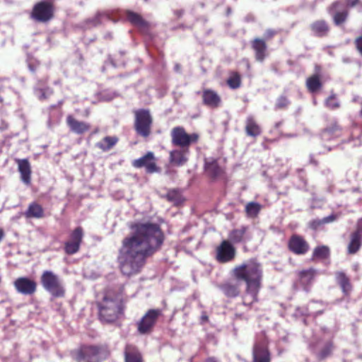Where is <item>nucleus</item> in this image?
<instances>
[{
  "label": "nucleus",
  "mask_w": 362,
  "mask_h": 362,
  "mask_svg": "<svg viewBox=\"0 0 362 362\" xmlns=\"http://www.w3.org/2000/svg\"><path fill=\"white\" fill-rule=\"evenodd\" d=\"M170 136L173 145L183 149H189V146L197 143L199 139L198 134H187L185 128L180 126L173 128Z\"/></svg>",
  "instance_id": "nucleus-9"
},
{
  "label": "nucleus",
  "mask_w": 362,
  "mask_h": 362,
  "mask_svg": "<svg viewBox=\"0 0 362 362\" xmlns=\"http://www.w3.org/2000/svg\"><path fill=\"white\" fill-rule=\"evenodd\" d=\"M119 141V138L116 136H107L103 138L100 141L95 144V146L103 152L112 149Z\"/></svg>",
  "instance_id": "nucleus-33"
},
{
  "label": "nucleus",
  "mask_w": 362,
  "mask_h": 362,
  "mask_svg": "<svg viewBox=\"0 0 362 362\" xmlns=\"http://www.w3.org/2000/svg\"><path fill=\"white\" fill-rule=\"evenodd\" d=\"M245 131L247 136L252 137H257L262 134V128L260 125L252 115H250L246 118Z\"/></svg>",
  "instance_id": "nucleus-27"
},
{
  "label": "nucleus",
  "mask_w": 362,
  "mask_h": 362,
  "mask_svg": "<svg viewBox=\"0 0 362 362\" xmlns=\"http://www.w3.org/2000/svg\"><path fill=\"white\" fill-rule=\"evenodd\" d=\"M5 236V233L2 228H0V242L3 240Z\"/></svg>",
  "instance_id": "nucleus-52"
},
{
  "label": "nucleus",
  "mask_w": 362,
  "mask_h": 362,
  "mask_svg": "<svg viewBox=\"0 0 362 362\" xmlns=\"http://www.w3.org/2000/svg\"><path fill=\"white\" fill-rule=\"evenodd\" d=\"M335 276L337 283L340 286L343 294L345 296H349L352 291V285L350 279L343 272H337Z\"/></svg>",
  "instance_id": "nucleus-28"
},
{
  "label": "nucleus",
  "mask_w": 362,
  "mask_h": 362,
  "mask_svg": "<svg viewBox=\"0 0 362 362\" xmlns=\"http://www.w3.org/2000/svg\"><path fill=\"white\" fill-rule=\"evenodd\" d=\"M185 13L183 9H177L174 11V15L177 18H180Z\"/></svg>",
  "instance_id": "nucleus-49"
},
{
  "label": "nucleus",
  "mask_w": 362,
  "mask_h": 362,
  "mask_svg": "<svg viewBox=\"0 0 362 362\" xmlns=\"http://www.w3.org/2000/svg\"><path fill=\"white\" fill-rule=\"evenodd\" d=\"M134 128L136 134L147 139L151 134L153 117L148 109H139L134 111Z\"/></svg>",
  "instance_id": "nucleus-7"
},
{
  "label": "nucleus",
  "mask_w": 362,
  "mask_h": 362,
  "mask_svg": "<svg viewBox=\"0 0 362 362\" xmlns=\"http://www.w3.org/2000/svg\"><path fill=\"white\" fill-rule=\"evenodd\" d=\"M220 289L223 294L230 298L238 297L240 293L238 284L231 281H226L219 286Z\"/></svg>",
  "instance_id": "nucleus-30"
},
{
  "label": "nucleus",
  "mask_w": 362,
  "mask_h": 362,
  "mask_svg": "<svg viewBox=\"0 0 362 362\" xmlns=\"http://www.w3.org/2000/svg\"><path fill=\"white\" fill-rule=\"evenodd\" d=\"M310 348L318 361H323L332 356L335 349V344L333 340L330 339L323 342L322 344L311 343Z\"/></svg>",
  "instance_id": "nucleus-13"
},
{
  "label": "nucleus",
  "mask_w": 362,
  "mask_h": 362,
  "mask_svg": "<svg viewBox=\"0 0 362 362\" xmlns=\"http://www.w3.org/2000/svg\"><path fill=\"white\" fill-rule=\"evenodd\" d=\"M271 361L269 340L265 335H259L252 347V362H271Z\"/></svg>",
  "instance_id": "nucleus-11"
},
{
  "label": "nucleus",
  "mask_w": 362,
  "mask_h": 362,
  "mask_svg": "<svg viewBox=\"0 0 362 362\" xmlns=\"http://www.w3.org/2000/svg\"><path fill=\"white\" fill-rule=\"evenodd\" d=\"M316 270L313 268H309L308 269H303L298 273V276L300 283L308 286L311 284L314 278L316 275Z\"/></svg>",
  "instance_id": "nucleus-34"
},
{
  "label": "nucleus",
  "mask_w": 362,
  "mask_h": 362,
  "mask_svg": "<svg viewBox=\"0 0 362 362\" xmlns=\"http://www.w3.org/2000/svg\"><path fill=\"white\" fill-rule=\"evenodd\" d=\"M204 170L206 173L212 179H216L224 173L223 169L214 158L205 159Z\"/></svg>",
  "instance_id": "nucleus-24"
},
{
  "label": "nucleus",
  "mask_w": 362,
  "mask_h": 362,
  "mask_svg": "<svg viewBox=\"0 0 362 362\" xmlns=\"http://www.w3.org/2000/svg\"><path fill=\"white\" fill-rule=\"evenodd\" d=\"M340 129H341L340 127L337 123H335L334 130H339Z\"/></svg>",
  "instance_id": "nucleus-53"
},
{
  "label": "nucleus",
  "mask_w": 362,
  "mask_h": 362,
  "mask_svg": "<svg viewBox=\"0 0 362 362\" xmlns=\"http://www.w3.org/2000/svg\"><path fill=\"white\" fill-rule=\"evenodd\" d=\"M231 274L236 280L246 283V288L243 296V304L250 308L254 303L258 301L262 278L260 264L254 259H249L235 266L231 271Z\"/></svg>",
  "instance_id": "nucleus-2"
},
{
  "label": "nucleus",
  "mask_w": 362,
  "mask_h": 362,
  "mask_svg": "<svg viewBox=\"0 0 362 362\" xmlns=\"http://www.w3.org/2000/svg\"><path fill=\"white\" fill-rule=\"evenodd\" d=\"M13 286L18 293L32 296L37 291V284L28 277H19L14 281Z\"/></svg>",
  "instance_id": "nucleus-17"
},
{
  "label": "nucleus",
  "mask_w": 362,
  "mask_h": 362,
  "mask_svg": "<svg viewBox=\"0 0 362 362\" xmlns=\"http://www.w3.org/2000/svg\"><path fill=\"white\" fill-rule=\"evenodd\" d=\"M202 103L210 108L216 109L221 106L222 100L218 93L209 88H205L202 90Z\"/></svg>",
  "instance_id": "nucleus-20"
},
{
  "label": "nucleus",
  "mask_w": 362,
  "mask_h": 362,
  "mask_svg": "<svg viewBox=\"0 0 362 362\" xmlns=\"http://www.w3.org/2000/svg\"><path fill=\"white\" fill-rule=\"evenodd\" d=\"M55 6L52 1H40L33 7L30 14L31 19L37 23H48L54 17Z\"/></svg>",
  "instance_id": "nucleus-8"
},
{
  "label": "nucleus",
  "mask_w": 362,
  "mask_h": 362,
  "mask_svg": "<svg viewBox=\"0 0 362 362\" xmlns=\"http://www.w3.org/2000/svg\"><path fill=\"white\" fill-rule=\"evenodd\" d=\"M290 105V101L285 95L279 96L275 103V110H284L286 109Z\"/></svg>",
  "instance_id": "nucleus-42"
},
{
  "label": "nucleus",
  "mask_w": 362,
  "mask_h": 362,
  "mask_svg": "<svg viewBox=\"0 0 362 362\" xmlns=\"http://www.w3.org/2000/svg\"><path fill=\"white\" fill-rule=\"evenodd\" d=\"M330 255V250L328 246L321 245L316 247L313 252L312 259H326Z\"/></svg>",
  "instance_id": "nucleus-38"
},
{
  "label": "nucleus",
  "mask_w": 362,
  "mask_h": 362,
  "mask_svg": "<svg viewBox=\"0 0 362 362\" xmlns=\"http://www.w3.org/2000/svg\"><path fill=\"white\" fill-rule=\"evenodd\" d=\"M262 209V205L257 202H250L245 206V211L247 217L255 218Z\"/></svg>",
  "instance_id": "nucleus-39"
},
{
  "label": "nucleus",
  "mask_w": 362,
  "mask_h": 362,
  "mask_svg": "<svg viewBox=\"0 0 362 362\" xmlns=\"http://www.w3.org/2000/svg\"><path fill=\"white\" fill-rule=\"evenodd\" d=\"M109 18L110 15L107 11H98L94 16L82 21L80 26L82 29L88 30L101 25L104 19Z\"/></svg>",
  "instance_id": "nucleus-22"
},
{
  "label": "nucleus",
  "mask_w": 362,
  "mask_h": 362,
  "mask_svg": "<svg viewBox=\"0 0 362 362\" xmlns=\"http://www.w3.org/2000/svg\"><path fill=\"white\" fill-rule=\"evenodd\" d=\"M248 230V226H242L239 228L232 230L229 234L228 238L230 241L233 243H240L244 240V237Z\"/></svg>",
  "instance_id": "nucleus-35"
},
{
  "label": "nucleus",
  "mask_w": 362,
  "mask_h": 362,
  "mask_svg": "<svg viewBox=\"0 0 362 362\" xmlns=\"http://www.w3.org/2000/svg\"><path fill=\"white\" fill-rule=\"evenodd\" d=\"M189 153V149H176L170 152L169 161L171 164L176 166H182L185 165L188 158L187 154Z\"/></svg>",
  "instance_id": "nucleus-25"
},
{
  "label": "nucleus",
  "mask_w": 362,
  "mask_h": 362,
  "mask_svg": "<svg viewBox=\"0 0 362 362\" xmlns=\"http://www.w3.org/2000/svg\"><path fill=\"white\" fill-rule=\"evenodd\" d=\"M305 86L308 90L311 93L319 91L323 86L321 76L317 73L311 75L307 78Z\"/></svg>",
  "instance_id": "nucleus-32"
},
{
  "label": "nucleus",
  "mask_w": 362,
  "mask_h": 362,
  "mask_svg": "<svg viewBox=\"0 0 362 362\" xmlns=\"http://www.w3.org/2000/svg\"><path fill=\"white\" fill-rule=\"evenodd\" d=\"M362 245V238L356 234L350 235V242L347 247L349 254L354 255L356 253Z\"/></svg>",
  "instance_id": "nucleus-36"
},
{
  "label": "nucleus",
  "mask_w": 362,
  "mask_h": 362,
  "mask_svg": "<svg viewBox=\"0 0 362 362\" xmlns=\"http://www.w3.org/2000/svg\"><path fill=\"white\" fill-rule=\"evenodd\" d=\"M276 34V32L272 29H267L264 33V39L266 40H269L274 37V36Z\"/></svg>",
  "instance_id": "nucleus-47"
},
{
  "label": "nucleus",
  "mask_w": 362,
  "mask_h": 362,
  "mask_svg": "<svg viewBox=\"0 0 362 362\" xmlns=\"http://www.w3.org/2000/svg\"><path fill=\"white\" fill-rule=\"evenodd\" d=\"M310 29L314 36L320 38L327 37L330 31L328 23L323 19L313 21L310 25Z\"/></svg>",
  "instance_id": "nucleus-23"
},
{
  "label": "nucleus",
  "mask_w": 362,
  "mask_h": 362,
  "mask_svg": "<svg viewBox=\"0 0 362 362\" xmlns=\"http://www.w3.org/2000/svg\"><path fill=\"white\" fill-rule=\"evenodd\" d=\"M354 45L356 52L362 57V35L357 36L354 39Z\"/></svg>",
  "instance_id": "nucleus-43"
},
{
  "label": "nucleus",
  "mask_w": 362,
  "mask_h": 362,
  "mask_svg": "<svg viewBox=\"0 0 362 362\" xmlns=\"http://www.w3.org/2000/svg\"><path fill=\"white\" fill-rule=\"evenodd\" d=\"M127 18L132 25L138 27L139 29L147 30L149 28L148 22L145 21L142 16L137 13L131 11H127Z\"/></svg>",
  "instance_id": "nucleus-31"
},
{
  "label": "nucleus",
  "mask_w": 362,
  "mask_h": 362,
  "mask_svg": "<svg viewBox=\"0 0 362 362\" xmlns=\"http://www.w3.org/2000/svg\"><path fill=\"white\" fill-rule=\"evenodd\" d=\"M339 217V214H332L328 216L324 217L322 218V221H323L324 224L329 223L336 221Z\"/></svg>",
  "instance_id": "nucleus-45"
},
{
  "label": "nucleus",
  "mask_w": 362,
  "mask_h": 362,
  "mask_svg": "<svg viewBox=\"0 0 362 362\" xmlns=\"http://www.w3.org/2000/svg\"><path fill=\"white\" fill-rule=\"evenodd\" d=\"M40 92H41V95L40 96V100H45V99H47V96L45 90L43 89H41Z\"/></svg>",
  "instance_id": "nucleus-51"
},
{
  "label": "nucleus",
  "mask_w": 362,
  "mask_h": 362,
  "mask_svg": "<svg viewBox=\"0 0 362 362\" xmlns=\"http://www.w3.org/2000/svg\"><path fill=\"white\" fill-rule=\"evenodd\" d=\"M242 83L241 75L235 71L229 72V76L226 81V84L231 89H238Z\"/></svg>",
  "instance_id": "nucleus-37"
},
{
  "label": "nucleus",
  "mask_w": 362,
  "mask_h": 362,
  "mask_svg": "<svg viewBox=\"0 0 362 362\" xmlns=\"http://www.w3.org/2000/svg\"><path fill=\"white\" fill-rule=\"evenodd\" d=\"M15 163L18 165V171L20 173L21 180L25 185H30L32 176V167L28 158H15Z\"/></svg>",
  "instance_id": "nucleus-18"
},
{
  "label": "nucleus",
  "mask_w": 362,
  "mask_h": 362,
  "mask_svg": "<svg viewBox=\"0 0 362 362\" xmlns=\"http://www.w3.org/2000/svg\"><path fill=\"white\" fill-rule=\"evenodd\" d=\"M98 316L103 324H115L124 314L125 297L124 288L107 291L103 298L96 302Z\"/></svg>",
  "instance_id": "nucleus-3"
},
{
  "label": "nucleus",
  "mask_w": 362,
  "mask_h": 362,
  "mask_svg": "<svg viewBox=\"0 0 362 362\" xmlns=\"http://www.w3.org/2000/svg\"><path fill=\"white\" fill-rule=\"evenodd\" d=\"M324 104L327 109L331 110H337L341 107V103L337 98V95L332 91L329 97L325 99Z\"/></svg>",
  "instance_id": "nucleus-40"
},
{
  "label": "nucleus",
  "mask_w": 362,
  "mask_h": 362,
  "mask_svg": "<svg viewBox=\"0 0 362 362\" xmlns=\"http://www.w3.org/2000/svg\"><path fill=\"white\" fill-rule=\"evenodd\" d=\"M84 236L83 228L81 226L75 228L69 234V239L64 244V252L68 255L77 253L81 248Z\"/></svg>",
  "instance_id": "nucleus-12"
},
{
  "label": "nucleus",
  "mask_w": 362,
  "mask_h": 362,
  "mask_svg": "<svg viewBox=\"0 0 362 362\" xmlns=\"http://www.w3.org/2000/svg\"><path fill=\"white\" fill-rule=\"evenodd\" d=\"M66 122L69 129L76 134H83L90 129V124L83 121H79L71 115H69L66 117Z\"/></svg>",
  "instance_id": "nucleus-21"
},
{
  "label": "nucleus",
  "mask_w": 362,
  "mask_h": 362,
  "mask_svg": "<svg viewBox=\"0 0 362 362\" xmlns=\"http://www.w3.org/2000/svg\"><path fill=\"white\" fill-rule=\"evenodd\" d=\"M352 233L356 234L362 238V218L358 220L356 223V228Z\"/></svg>",
  "instance_id": "nucleus-46"
},
{
  "label": "nucleus",
  "mask_w": 362,
  "mask_h": 362,
  "mask_svg": "<svg viewBox=\"0 0 362 362\" xmlns=\"http://www.w3.org/2000/svg\"><path fill=\"white\" fill-rule=\"evenodd\" d=\"M168 201L173 202L175 205L180 204L182 202L181 193L177 189H171L165 195Z\"/></svg>",
  "instance_id": "nucleus-41"
},
{
  "label": "nucleus",
  "mask_w": 362,
  "mask_h": 362,
  "mask_svg": "<svg viewBox=\"0 0 362 362\" xmlns=\"http://www.w3.org/2000/svg\"><path fill=\"white\" fill-rule=\"evenodd\" d=\"M345 4L336 1L332 2L327 7V12L332 16L333 23L335 25L344 24L348 19L349 15V8L356 6L359 0H344Z\"/></svg>",
  "instance_id": "nucleus-5"
},
{
  "label": "nucleus",
  "mask_w": 362,
  "mask_h": 362,
  "mask_svg": "<svg viewBox=\"0 0 362 362\" xmlns=\"http://www.w3.org/2000/svg\"><path fill=\"white\" fill-rule=\"evenodd\" d=\"M204 362H220L216 357L211 356L206 358Z\"/></svg>",
  "instance_id": "nucleus-50"
},
{
  "label": "nucleus",
  "mask_w": 362,
  "mask_h": 362,
  "mask_svg": "<svg viewBox=\"0 0 362 362\" xmlns=\"http://www.w3.org/2000/svg\"><path fill=\"white\" fill-rule=\"evenodd\" d=\"M124 355V362H144L141 353L134 345H126Z\"/></svg>",
  "instance_id": "nucleus-26"
},
{
  "label": "nucleus",
  "mask_w": 362,
  "mask_h": 362,
  "mask_svg": "<svg viewBox=\"0 0 362 362\" xmlns=\"http://www.w3.org/2000/svg\"><path fill=\"white\" fill-rule=\"evenodd\" d=\"M235 255V247L227 240H223L216 249V259L221 264L232 262Z\"/></svg>",
  "instance_id": "nucleus-14"
},
{
  "label": "nucleus",
  "mask_w": 362,
  "mask_h": 362,
  "mask_svg": "<svg viewBox=\"0 0 362 362\" xmlns=\"http://www.w3.org/2000/svg\"><path fill=\"white\" fill-rule=\"evenodd\" d=\"M324 224L322 219H313L309 222V227L313 230H317L320 226Z\"/></svg>",
  "instance_id": "nucleus-44"
},
{
  "label": "nucleus",
  "mask_w": 362,
  "mask_h": 362,
  "mask_svg": "<svg viewBox=\"0 0 362 362\" xmlns=\"http://www.w3.org/2000/svg\"><path fill=\"white\" fill-rule=\"evenodd\" d=\"M132 165L136 168H144L146 173L148 174H153L160 171V168L156 164V158L154 153L151 151L147 152L144 156L134 160Z\"/></svg>",
  "instance_id": "nucleus-16"
},
{
  "label": "nucleus",
  "mask_w": 362,
  "mask_h": 362,
  "mask_svg": "<svg viewBox=\"0 0 362 362\" xmlns=\"http://www.w3.org/2000/svg\"><path fill=\"white\" fill-rule=\"evenodd\" d=\"M42 287L54 298H64L66 290L59 279L53 272L44 271L40 276Z\"/></svg>",
  "instance_id": "nucleus-6"
},
{
  "label": "nucleus",
  "mask_w": 362,
  "mask_h": 362,
  "mask_svg": "<svg viewBox=\"0 0 362 362\" xmlns=\"http://www.w3.org/2000/svg\"><path fill=\"white\" fill-rule=\"evenodd\" d=\"M163 315L160 309H149L136 323L137 331L140 334H151L158 318Z\"/></svg>",
  "instance_id": "nucleus-10"
},
{
  "label": "nucleus",
  "mask_w": 362,
  "mask_h": 362,
  "mask_svg": "<svg viewBox=\"0 0 362 362\" xmlns=\"http://www.w3.org/2000/svg\"><path fill=\"white\" fill-rule=\"evenodd\" d=\"M40 63L35 60H31L28 63V67L30 71L35 72L37 67L39 66Z\"/></svg>",
  "instance_id": "nucleus-48"
},
{
  "label": "nucleus",
  "mask_w": 362,
  "mask_h": 362,
  "mask_svg": "<svg viewBox=\"0 0 362 362\" xmlns=\"http://www.w3.org/2000/svg\"><path fill=\"white\" fill-rule=\"evenodd\" d=\"M24 216L27 218H42L45 216V211L40 204L33 202L29 204L24 212Z\"/></svg>",
  "instance_id": "nucleus-29"
},
{
  "label": "nucleus",
  "mask_w": 362,
  "mask_h": 362,
  "mask_svg": "<svg viewBox=\"0 0 362 362\" xmlns=\"http://www.w3.org/2000/svg\"><path fill=\"white\" fill-rule=\"evenodd\" d=\"M255 59L259 62H263L268 55L267 45L265 40L255 37L250 42Z\"/></svg>",
  "instance_id": "nucleus-19"
},
{
  "label": "nucleus",
  "mask_w": 362,
  "mask_h": 362,
  "mask_svg": "<svg viewBox=\"0 0 362 362\" xmlns=\"http://www.w3.org/2000/svg\"><path fill=\"white\" fill-rule=\"evenodd\" d=\"M111 351L105 343L81 344L70 353L75 362H103L109 358Z\"/></svg>",
  "instance_id": "nucleus-4"
},
{
  "label": "nucleus",
  "mask_w": 362,
  "mask_h": 362,
  "mask_svg": "<svg viewBox=\"0 0 362 362\" xmlns=\"http://www.w3.org/2000/svg\"><path fill=\"white\" fill-rule=\"evenodd\" d=\"M288 250L296 255H305L310 250V245L305 238L298 234H293L287 243Z\"/></svg>",
  "instance_id": "nucleus-15"
},
{
  "label": "nucleus",
  "mask_w": 362,
  "mask_h": 362,
  "mask_svg": "<svg viewBox=\"0 0 362 362\" xmlns=\"http://www.w3.org/2000/svg\"><path fill=\"white\" fill-rule=\"evenodd\" d=\"M282 122H277L275 124V127L276 128H279L281 125Z\"/></svg>",
  "instance_id": "nucleus-54"
},
{
  "label": "nucleus",
  "mask_w": 362,
  "mask_h": 362,
  "mask_svg": "<svg viewBox=\"0 0 362 362\" xmlns=\"http://www.w3.org/2000/svg\"><path fill=\"white\" fill-rule=\"evenodd\" d=\"M130 228L134 233L122 240L117 257L119 269L127 276L139 274L147 258L161 249L165 239L160 226L156 223H136Z\"/></svg>",
  "instance_id": "nucleus-1"
}]
</instances>
